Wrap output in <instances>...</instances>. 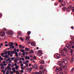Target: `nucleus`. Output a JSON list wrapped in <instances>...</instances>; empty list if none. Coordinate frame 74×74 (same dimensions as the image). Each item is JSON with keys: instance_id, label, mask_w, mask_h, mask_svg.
Wrapping results in <instances>:
<instances>
[{"instance_id": "nucleus-19", "label": "nucleus", "mask_w": 74, "mask_h": 74, "mask_svg": "<svg viewBox=\"0 0 74 74\" xmlns=\"http://www.w3.org/2000/svg\"><path fill=\"white\" fill-rule=\"evenodd\" d=\"M41 50H39L38 52V55H41Z\"/></svg>"}, {"instance_id": "nucleus-25", "label": "nucleus", "mask_w": 74, "mask_h": 74, "mask_svg": "<svg viewBox=\"0 0 74 74\" xmlns=\"http://www.w3.org/2000/svg\"><path fill=\"white\" fill-rule=\"evenodd\" d=\"M29 39H30V37L29 36H27L26 38V40H27V41L29 40Z\"/></svg>"}, {"instance_id": "nucleus-52", "label": "nucleus", "mask_w": 74, "mask_h": 74, "mask_svg": "<svg viewBox=\"0 0 74 74\" xmlns=\"http://www.w3.org/2000/svg\"><path fill=\"white\" fill-rule=\"evenodd\" d=\"M15 55L16 56V57H17V56H18V53L17 54H15Z\"/></svg>"}, {"instance_id": "nucleus-38", "label": "nucleus", "mask_w": 74, "mask_h": 74, "mask_svg": "<svg viewBox=\"0 0 74 74\" xmlns=\"http://www.w3.org/2000/svg\"><path fill=\"white\" fill-rule=\"evenodd\" d=\"M21 52H19L18 54V56H21Z\"/></svg>"}, {"instance_id": "nucleus-15", "label": "nucleus", "mask_w": 74, "mask_h": 74, "mask_svg": "<svg viewBox=\"0 0 74 74\" xmlns=\"http://www.w3.org/2000/svg\"><path fill=\"white\" fill-rule=\"evenodd\" d=\"M14 34L13 33V31H10V35H13V34Z\"/></svg>"}, {"instance_id": "nucleus-36", "label": "nucleus", "mask_w": 74, "mask_h": 74, "mask_svg": "<svg viewBox=\"0 0 74 74\" xmlns=\"http://www.w3.org/2000/svg\"><path fill=\"white\" fill-rule=\"evenodd\" d=\"M14 44H15V45L16 47H18V43H14Z\"/></svg>"}, {"instance_id": "nucleus-48", "label": "nucleus", "mask_w": 74, "mask_h": 74, "mask_svg": "<svg viewBox=\"0 0 74 74\" xmlns=\"http://www.w3.org/2000/svg\"><path fill=\"white\" fill-rule=\"evenodd\" d=\"M35 66H36V67H37V66H38V65H37V64H35Z\"/></svg>"}, {"instance_id": "nucleus-57", "label": "nucleus", "mask_w": 74, "mask_h": 74, "mask_svg": "<svg viewBox=\"0 0 74 74\" xmlns=\"http://www.w3.org/2000/svg\"><path fill=\"white\" fill-rule=\"evenodd\" d=\"M8 73H9V72H8V71H7L6 73V74H8Z\"/></svg>"}, {"instance_id": "nucleus-33", "label": "nucleus", "mask_w": 74, "mask_h": 74, "mask_svg": "<svg viewBox=\"0 0 74 74\" xmlns=\"http://www.w3.org/2000/svg\"><path fill=\"white\" fill-rule=\"evenodd\" d=\"M25 71L26 72H27V71H29V68H26L25 70Z\"/></svg>"}, {"instance_id": "nucleus-63", "label": "nucleus", "mask_w": 74, "mask_h": 74, "mask_svg": "<svg viewBox=\"0 0 74 74\" xmlns=\"http://www.w3.org/2000/svg\"><path fill=\"white\" fill-rule=\"evenodd\" d=\"M16 51V49H14V51Z\"/></svg>"}, {"instance_id": "nucleus-17", "label": "nucleus", "mask_w": 74, "mask_h": 74, "mask_svg": "<svg viewBox=\"0 0 74 74\" xmlns=\"http://www.w3.org/2000/svg\"><path fill=\"white\" fill-rule=\"evenodd\" d=\"M29 53H34V51L33 50H31L29 52Z\"/></svg>"}, {"instance_id": "nucleus-32", "label": "nucleus", "mask_w": 74, "mask_h": 74, "mask_svg": "<svg viewBox=\"0 0 74 74\" xmlns=\"http://www.w3.org/2000/svg\"><path fill=\"white\" fill-rule=\"evenodd\" d=\"M8 66H7V68H8V70H10V64H8Z\"/></svg>"}, {"instance_id": "nucleus-53", "label": "nucleus", "mask_w": 74, "mask_h": 74, "mask_svg": "<svg viewBox=\"0 0 74 74\" xmlns=\"http://www.w3.org/2000/svg\"><path fill=\"white\" fill-rule=\"evenodd\" d=\"M54 5H58V3H54Z\"/></svg>"}, {"instance_id": "nucleus-24", "label": "nucleus", "mask_w": 74, "mask_h": 74, "mask_svg": "<svg viewBox=\"0 0 74 74\" xmlns=\"http://www.w3.org/2000/svg\"><path fill=\"white\" fill-rule=\"evenodd\" d=\"M6 34L7 35H8V34H10V31H9V30L6 32Z\"/></svg>"}, {"instance_id": "nucleus-6", "label": "nucleus", "mask_w": 74, "mask_h": 74, "mask_svg": "<svg viewBox=\"0 0 74 74\" xmlns=\"http://www.w3.org/2000/svg\"><path fill=\"white\" fill-rule=\"evenodd\" d=\"M61 5L63 6H65L66 5V2L64 1H62L61 3Z\"/></svg>"}, {"instance_id": "nucleus-60", "label": "nucleus", "mask_w": 74, "mask_h": 74, "mask_svg": "<svg viewBox=\"0 0 74 74\" xmlns=\"http://www.w3.org/2000/svg\"><path fill=\"white\" fill-rule=\"evenodd\" d=\"M14 62H16H16H18V61H17V60H14Z\"/></svg>"}, {"instance_id": "nucleus-42", "label": "nucleus", "mask_w": 74, "mask_h": 74, "mask_svg": "<svg viewBox=\"0 0 74 74\" xmlns=\"http://www.w3.org/2000/svg\"><path fill=\"white\" fill-rule=\"evenodd\" d=\"M70 52L71 53H72L73 52V50H71Z\"/></svg>"}, {"instance_id": "nucleus-27", "label": "nucleus", "mask_w": 74, "mask_h": 74, "mask_svg": "<svg viewBox=\"0 0 74 74\" xmlns=\"http://www.w3.org/2000/svg\"><path fill=\"white\" fill-rule=\"evenodd\" d=\"M31 45L32 46H34L35 45V43L34 42H32L31 43Z\"/></svg>"}, {"instance_id": "nucleus-23", "label": "nucleus", "mask_w": 74, "mask_h": 74, "mask_svg": "<svg viewBox=\"0 0 74 74\" xmlns=\"http://www.w3.org/2000/svg\"><path fill=\"white\" fill-rule=\"evenodd\" d=\"M9 57V56L8 55H4V58H8V57Z\"/></svg>"}, {"instance_id": "nucleus-8", "label": "nucleus", "mask_w": 74, "mask_h": 74, "mask_svg": "<svg viewBox=\"0 0 74 74\" xmlns=\"http://www.w3.org/2000/svg\"><path fill=\"white\" fill-rule=\"evenodd\" d=\"M8 55H10V51H8V52L7 51H5V55H7V54H8Z\"/></svg>"}, {"instance_id": "nucleus-26", "label": "nucleus", "mask_w": 74, "mask_h": 74, "mask_svg": "<svg viewBox=\"0 0 74 74\" xmlns=\"http://www.w3.org/2000/svg\"><path fill=\"white\" fill-rule=\"evenodd\" d=\"M66 10V8L65 7H64L62 8V10L63 11H65Z\"/></svg>"}, {"instance_id": "nucleus-62", "label": "nucleus", "mask_w": 74, "mask_h": 74, "mask_svg": "<svg viewBox=\"0 0 74 74\" xmlns=\"http://www.w3.org/2000/svg\"><path fill=\"white\" fill-rule=\"evenodd\" d=\"M25 54L26 55H28V52H25Z\"/></svg>"}, {"instance_id": "nucleus-44", "label": "nucleus", "mask_w": 74, "mask_h": 74, "mask_svg": "<svg viewBox=\"0 0 74 74\" xmlns=\"http://www.w3.org/2000/svg\"><path fill=\"white\" fill-rule=\"evenodd\" d=\"M10 73L11 74H14V72L13 71H10Z\"/></svg>"}, {"instance_id": "nucleus-3", "label": "nucleus", "mask_w": 74, "mask_h": 74, "mask_svg": "<svg viewBox=\"0 0 74 74\" xmlns=\"http://www.w3.org/2000/svg\"><path fill=\"white\" fill-rule=\"evenodd\" d=\"M5 34V33L4 31H3L1 32L0 34V35L1 37H4Z\"/></svg>"}, {"instance_id": "nucleus-21", "label": "nucleus", "mask_w": 74, "mask_h": 74, "mask_svg": "<svg viewBox=\"0 0 74 74\" xmlns=\"http://www.w3.org/2000/svg\"><path fill=\"white\" fill-rule=\"evenodd\" d=\"M39 68L40 70H42V69L44 68V66H39Z\"/></svg>"}, {"instance_id": "nucleus-31", "label": "nucleus", "mask_w": 74, "mask_h": 74, "mask_svg": "<svg viewBox=\"0 0 74 74\" xmlns=\"http://www.w3.org/2000/svg\"><path fill=\"white\" fill-rule=\"evenodd\" d=\"M39 74H42V71H40L38 72Z\"/></svg>"}, {"instance_id": "nucleus-37", "label": "nucleus", "mask_w": 74, "mask_h": 74, "mask_svg": "<svg viewBox=\"0 0 74 74\" xmlns=\"http://www.w3.org/2000/svg\"><path fill=\"white\" fill-rule=\"evenodd\" d=\"M71 39L72 40V41H74V37H73Z\"/></svg>"}, {"instance_id": "nucleus-58", "label": "nucleus", "mask_w": 74, "mask_h": 74, "mask_svg": "<svg viewBox=\"0 0 74 74\" xmlns=\"http://www.w3.org/2000/svg\"><path fill=\"white\" fill-rule=\"evenodd\" d=\"M63 0H59V2H62V1H63Z\"/></svg>"}, {"instance_id": "nucleus-1", "label": "nucleus", "mask_w": 74, "mask_h": 74, "mask_svg": "<svg viewBox=\"0 0 74 74\" xmlns=\"http://www.w3.org/2000/svg\"><path fill=\"white\" fill-rule=\"evenodd\" d=\"M58 64L61 66V67H62V68H63L64 70H66L67 69V66L66 65L63 66V64L62 62L60 61L58 62Z\"/></svg>"}, {"instance_id": "nucleus-41", "label": "nucleus", "mask_w": 74, "mask_h": 74, "mask_svg": "<svg viewBox=\"0 0 74 74\" xmlns=\"http://www.w3.org/2000/svg\"><path fill=\"white\" fill-rule=\"evenodd\" d=\"M3 30H4V31H6V30H7V29H6V28H3Z\"/></svg>"}, {"instance_id": "nucleus-16", "label": "nucleus", "mask_w": 74, "mask_h": 74, "mask_svg": "<svg viewBox=\"0 0 74 74\" xmlns=\"http://www.w3.org/2000/svg\"><path fill=\"white\" fill-rule=\"evenodd\" d=\"M61 60L62 62H63V63H65V62L66 61V60L64 58H63Z\"/></svg>"}, {"instance_id": "nucleus-49", "label": "nucleus", "mask_w": 74, "mask_h": 74, "mask_svg": "<svg viewBox=\"0 0 74 74\" xmlns=\"http://www.w3.org/2000/svg\"><path fill=\"white\" fill-rule=\"evenodd\" d=\"M1 68L2 69H4V66H2L1 67Z\"/></svg>"}, {"instance_id": "nucleus-30", "label": "nucleus", "mask_w": 74, "mask_h": 74, "mask_svg": "<svg viewBox=\"0 0 74 74\" xmlns=\"http://www.w3.org/2000/svg\"><path fill=\"white\" fill-rule=\"evenodd\" d=\"M31 34V32L30 31H28L27 32V35H30Z\"/></svg>"}, {"instance_id": "nucleus-11", "label": "nucleus", "mask_w": 74, "mask_h": 74, "mask_svg": "<svg viewBox=\"0 0 74 74\" xmlns=\"http://www.w3.org/2000/svg\"><path fill=\"white\" fill-rule=\"evenodd\" d=\"M56 57L58 59H59L60 57V54H58L56 55Z\"/></svg>"}, {"instance_id": "nucleus-22", "label": "nucleus", "mask_w": 74, "mask_h": 74, "mask_svg": "<svg viewBox=\"0 0 74 74\" xmlns=\"http://www.w3.org/2000/svg\"><path fill=\"white\" fill-rule=\"evenodd\" d=\"M25 50L26 51H27V52H29V51H30V50H29V49L28 48L26 47L25 49Z\"/></svg>"}, {"instance_id": "nucleus-47", "label": "nucleus", "mask_w": 74, "mask_h": 74, "mask_svg": "<svg viewBox=\"0 0 74 74\" xmlns=\"http://www.w3.org/2000/svg\"><path fill=\"white\" fill-rule=\"evenodd\" d=\"M11 52L12 54H14V53H15V52L14 51H12Z\"/></svg>"}, {"instance_id": "nucleus-46", "label": "nucleus", "mask_w": 74, "mask_h": 74, "mask_svg": "<svg viewBox=\"0 0 74 74\" xmlns=\"http://www.w3.org/2000/svg\"><path fill=\"white\" fill-rule=\"evenodd\" d=\"M27 44H30V41H29L27 42Z\"/></svg>"}, {"instance_id": "nucleus-35", "label": "nucleus", "mask_w": 74, "mask_h": 74, "mask_svg": "<svg viewBox=\"0 0 74 74\" xmlns=\"http://www.w3.org/2000/svg\"><path fill=\"white\" fill-rule=\"evenodd\" d=\"M18 67H19V66H16V67H15V69L16 70H17L18 69Z\"/></svg>"}, {"instance_id": "nucleus-20", "label": "nucleus", "mask_w": 74, "mask_h": 74, "mask_svg": "<svg viewBox=\"0 0 74 74\" xmlns=\"http://www.w3.org/2000/svg\"><path fill=\"white\" fill-rule=\"evenodd\" d=\"M18 36H21L22 35V32H18Z\"/></svg>"}, {"instance_id": "nucleus-29", "label": "nucleus", "mask_w": 74, "mask_h": 74, "mask_svg": "<svg viewBox=\"0 0 74 74\" xmlns=\"http://www.w3.org/2000/svg\"><path fill=\"white\" fill-rule=\"evenodd\" d=\"M63 51H65V52H67V49L66 47H65L63 49Z\"/></svg>"}, {"instance_id": "nucleus-4", "label": "nucleus", "mask_w": 74, "mask_h": 74, "mask_svg": "<svg viewBox=\"0 0 74 74\" xmlns=\"http://www.w3.org/2000/svg\"><path fill=\"white\" fill-rule=\"evenodd\" d=\"M60 53H62L61 56H65L66 55V53H63V50H61L60 52Z\"/></svg>"}, {"instance_id": "nucleus-28", "label": "nucleus", "mask_w": 74, "mask_h": 74, "mask_svg": "<svg viewBox=\"0 0 74 74\" xmlns=\"http://www.w3.org/2000/svg\"><path fill=\"white\" fill-rule=\"evenodd\" d=\"M21 51L22 52H23V53H25V50H24L22 49V50H21Z\"/></svg>"}, {"instance_id": "nucleus-56", "label": "nucleus", "mask_w": 74, "mask_h": 74, "mask_svg": "<svg viewBox=\"0 0 74 74\" xmlns=\"http://www.w3.org/2000/svg\"><path fill=\"white\" fill-rule=\"evenodd\" d=\"M32 68L31 67L30 68V69H29V71H32Z\"/></svg>"}, {"instance_id": "nucleus-18", "label": "nucleus", "mask_w": 74, "mask_h": 74, "mask_svg": "<svg viewBox=\"0 0 74 74\" xmlns=\"http://www.w3.org/2000/svg\"><path fill=\"white\" fill-rule=\"evenodd\" d=\"M74 44V41H71L70 42V44L71 45H73Z\"/></svg>"}, {"instance_id": "nucleus-39", "label": "nucleus", "mask_w": 74, "mask_h": 74, "mask_svg": "<svg viewBox=\"0 0 74 74\" xmlns=\"http://www.w3.org/2000/svg\"><path fill=\"white\" fill-rule=\"evenodd\" d=\"M24 72V71H23V70H22L21 71V73H23Z\"/></svg>"}, {"instance_id": "nucleus-40", "label": "nucleus", "mask_w": 74, "mask_h": 74, "mask_svg": "<svg viewBox=\"0 0 74 74\" xmlns=\"http://www.w3.org/2000/svg\"><path fill=\"white\" fill-rule=\"evenodd\" d=\"M72 12H74V7L72 8Z\"/></svg>"}, {"instance_id": "nucleus-45", "label": "nucleus", "mask_w": 74, "mask_h": 74, "mask_svg": "<svg viewBox=\"0 0 74 74\" xmlns=\"http://www.w3.org/2000/svg\"><path fill=\"white\" fill-rule=\"evenodd\" d=\"M20 40H21V41H23V38H22V37L20 38Z\"/></svg>"}, {"instance_id": "nucleus-55", "label": "nucleus", "mask_w": 74, "mask_h": 74, "mask_svg": "<svg viewBox=\"0 0 74 74\" xmlns=\"http://www.w3.org/2000/svg\"><path fill=\"white\" fill-rule=\"evenodd\" d=\"M15 70V68L14 67L12 69V70L13 71L14 70Z\"/></svg>"}, {"instance_id": "nucleus-50", "label": "nucleus", "mask_w": 74, "mask_h": 74, "mask_svg": "<svg viewBox=\"0 0 74 74\" xmlns=\"http://www.w3.org/2000/svg\"><path fill=\"white\" fill-rule=\"evenodd\" d=\"M33 58H34V59H35V60H36V56H33Z\"/></svg>"}, {"instance_id": "nucleus-13", "label": "nucleus", "mask_w": 74, "mask_h": 74, "mask_svg": "<svg viewBox=\"0 0 74 74\" xmlns=\"http://www.w3.org/2000/svg\"><path fill=\"white\" fill-rule=\"evenodd\" d=\"M14 44V43L13 42H10V46H12V45H13Z\"/></svg>"}, {"instance_id": "nucleus-59", "label": "nucleus", "mask_w": 74, "mask_h": 74, "mask_svg": "<svg viewBox=\"0 0 74 74\" xmlns=\"http://www.w3.org/2000/svg\"><path fill=\"white\" fill-rule=\"evenodd\" d=\"M22 45H19V47L20 48H22Z\"/></svg>"}, {"instance_id": "nucleus-64", "label": "nucleus", "mask_w": 74, "mask_h": 74, "mask_svg": "<svg viewBox=\"0 0 74 74\" xmlns=\"http://www.w3.org/2000/svg\"><path fill=\"white\" fill-rule=\"evenodd\" d=\"M35 74H39V73L38 72H36L35 73Z\"/></svg>"}, {"instance_id": "nucleus-51", "label": "nucleus", "mask_w": 74, "mask_h": 74, "mask_svg": "<svg viewBox=\"0 0 74 74\" xmlns=\"http://www.w3.org/2000/svg\"><path fill=\"white\" fill-rule=\"evenodd\" d=\"M4 55V53H2L1 54V56H3V55Z\"/></svg>"}, {"instance_id": "nucleus-34", "label": "nucleus", "mask_w": 74, "mask_h": 74, "mask_svg": "<svg viewBox=\"0 0 74 74\" xmlns=\"http://www.w3.org/2000/svg\"><path fill=\"white\" fill-rule=\"evenodd\" d=\"M41 64H44V61L42 60L41 62Z\"/></svg>"}, {"instance_id": "nucleus-61", "label": "nucleus", "mask_w": 74, "mask_h": 74, "mask_svg": "<svg viewBox=\"0 0 74 74\" xmlns=\"http://www.w3.org/2000/svg\"><path fill=\"white\" fill-rule=\"evenodd\" d=\"M32 67L33 68H34V69H35V66L34 65H32Z\"/></svg>"}, {"instance_id": "nucleus-9", "label": "nucleus", "mask_w": 74, "mask_h": 74, "mask_svg": "<svg viewBox=\"0 0 74 74\" xmlns=\"http://www.w3.org/2000/svg\"><path fill=\"white\" fill-rule=\"evenodd\" d=\"M66 45V47H67V48H68V49H69V50H71V46H67V45Z\"/></svg>"}, {"instance_id": "nucleus-10", "label": "nucleus", "mask_w": 74, "mask_h": 74, "mask_svg": "<svg viewBox=\"0 0 74 74\" xmlns=\"http://www.w3.org/2000/svg\"><path fill=\"white\" fill-rule=\"evenodd\" d=\"M74 58H73V57H72L71 58V62L72 63H73V62H74Z\"/></svg>"}, {"instance_id": "nucleus-14", "label": "nucleus", "mask_w": 74, "mask_h": 74, "mask_svg": "<svg viewBox=\"0 0 74 74\" xmlns=\"http://www.w3.org/2000/svg\"><path fill=\"white\" fill-rule=\"evenodd\" d=\"M10 47H10V50H12V49H13V48H14V46L12 45Z\"/></svg>"}, {"instance_id": "nucleus-54", "label": "nucleus", "mask_w": 74, "mask_h": 74, "mask_svg": "<svg viewBox=\"0 0 74 74\" xmlns=\"http://www.w3.org/2000/svg\"><path fill=\"white\" fill-rule=\"evenodd\" d=\"M25 62H26V63H29V61L28 60H26Z\"/></svg>"}, {"instance_id": "nucleus-5", "label": "nucleus", "mask_w": 74, "mask_h": 74, "mask_svg": "<svg viewBox=\"0 0 74 74\" xmlns=\"http://www.w3.org/2000/svg\"><path fill=\"white\" fill-rule=\"evenodd\" d=\"M42 73L44 74H47V70L45 69H44L42 70Z\"/></svg>"}, {"instance_id": "nucleus-12", "label": "nucleus", "mask_w": 74, "mask_h": 74, "mask_svg": "<svg viewBox=\"0 0 74 74\" xmlns=\"http://www.w3.org/2000/svg\"><path fill=\"white\" fill-rule=\"evenodd\" d=\"M23 62H25V63H24V64L26 65V66H27V67H28L29 66H28V64H28V63H26V62L25 61H23Z\"/></svg>"}, {"instance_id": "nucleus-43", "label": "nucleus", "mask_w": 74, "mask_h": 74, "mask_svg": "<svg viewBox=\"0 0 74 74\" xmlns=\"http://www.w3.org/2000/svg\"><path fill=\"white\" fill-rule=\"evenodd\" d=\"M21 69H22V70H24L25 69V68L24 67H21Z\"/></svg>"}, {"instance_id": "nucleus-7", "label": "nucleus", "mask_w": 74, "mask_h": 74, "mask_svg": "<svg viewBox=\"0 0 74 74\" xmlns=\"http://www.w3.org/2000/svg\"><path fill=\"white\" fill-rule=\"evenodd\" d=\"M71 7H70V8H66V11H68V12H70V11H71V10H70V8H71Z\"/></svg>"}, {"instance_id": "nucleus-2", "label": "nucleus", "mask_w": 74, "mask_h": 74, "mask_svg": "<svg viewBox=\"0 0 74 74\" xmlns=\"http://www.w3.org/2000/svg\"><path fill=\"white\" fill-rule=\"evenodd\" d=\"M56 72H59V71H62L63 70L62 68L61 67H57L56 69Z\"/></svg>"}]
</instances>
